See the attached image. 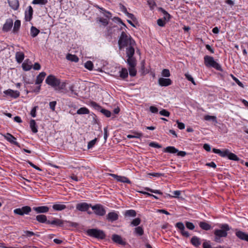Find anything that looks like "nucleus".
Returning a JSON list of instances; mask_svg holds the SVG:
<instances>
[{
  "mask_svg": "<svg viewBox=\"0 0 248 248\" xmlns=\"http://www.w3.org/2000/svg\"><path fill=\"white\" fill-rule=\"evenodd\" d=\"M118 45L120 49L124 47H127L126 48H134L136 43L130 35L123 31L118 40Z\"/></svg>",
  "mask_w": 248,
  "mask_h": 248,
  "instance_id": "nucleus-1",
  "label": "nucleus"
},
{
  "mask_svg": "<svg viewBox=\"0 0 248 248\" xmlns=\"http://www.w3.org/2000/svg\"><path fill=\"white\" fill-rule=\"evenodd\" d=\"M220 228V229H216L214 232L215 235L214 241L217 243H221L222 242L221 238L227 237V232L231 229L227 224H221Z\"/></svg>",
  "mask_w": 248,
  "mask_h": 248,
  "instance_id": "nucleus-2",
  "label": "nucleus"
},
{
  "mask_svg": "<svg viewBox=\"0 0 248 248\" xmlns=\"http://www.w3.org/2000/svg\"><path fill=\"white\" fill-rule=\"evenodd\" d=\"M46 82L51 87L55 88L56 90H60L64 89L65 87L64 82L61 83L60 79L53 75L48 76L46 79Z\"/></svg>",
  "mask_w": 248,
  "mask_h": 248,
  "instance_id": "nucleus-3",
  "label": "nucleus"
},
{
  "mask_svg": "<svg viewBox=\"0 0 248 248\" xmlns=\"http://www.w3.org/2000/svg\"><path fill=\"white\" fill-rule=\"evenodd\" d=\"M213 152L214 153L218 154L221 157H227L230 160L234 161H237L239 160V158L237 156V155L234 154L230 152L228 149L221 151L219 149L213 148Z\"/></svg>",
  "mask_w": 248,
  "mask_h": 248,
  "instance_id": "nucleus-4",
  "label": "nucleus"
},
{
  "mask_svg": "<svg viewBox=\"0 0 248 248\" xmlns=\"http://www.w3.org/2000/svg\"><path fill=\"white\" fill-rule=\"evenodd\" d=\"M135 53L134 48H126V54L127 59L126 62L129 67H135L137 64L136 59L133 57Z\"/></svg>",
  "mask_w": 248,
  "mask_h": 248,
  "instance_id": "nucleus-5",
  "label": "nucleus"
},
{
  "mask_svg": "<svg viewBox=\"0 0 248 248\" xmlns=\"http://www.w3.org/2000/svg\"><path fill=\"white\" fill-rule=\"evenodd\" d=\"M204 61L206 66L212 67L219 71L222 70L221 66L214 60L213 57L206 55L204 57Z\"/></svg>",
  "mask_w": 248,
  "mask_h": 248,
  "instance_id": "nucleus-6",
  "label": "nucleus"
},
{
  "mask_svg": "<svg viewBox=\"0 0 248 248\" xmlns=\"http://www.w3.org/2000/svg\"><path fill=\"white\" fill-rule=\"evenodd\" d=\"M87 233L89 236L98 239H102L105 237L104 232L102 230L96 229H89L87 230Z\"/></svg>",
  "mask_w": 248,
  "mask_h": 248,
  "instance_id": "nucleus-7",
  "label": "nucleus"
},
{
  "mask_svg": "<svg viewBox=\"0 0 248 248\" xmlns=\"http://www.w3.org/2000/svg\"><path fill=\"white\" fill-rule=\"evenodd\" d=\"M67 205L64 204L61 202H57L52 205V208L54 211H61L66 209L72 210L74 208V206L69 204V202H66Z\"/></svg>",
  "mask_w": 248,
  "mask_h": 248,
  "instance_id": "nucleus-8",
  "label": "nucleus"
},
{
  "mask_svg": "<svg viewBox=\"0 0 248 248\" xmlns=\"http://www.w3.org/2000/svg\"><path fill=\"white\" fill-rule=\"evenodd\" d=\"M91 208L96 215L103 216L106 214V211L104 207L101 204H95L92 206Z\"/></svg>",
  "mask_w": 248,
  "mask_h": 248,
  "instance_id": "nucleus-9",
  "label": "nucleus"
},
{
  "mask_svg": "<svg viewBox=\"0 0 248 248\" xmlns=\"http://www.w3.org/2000/svg\"><path fill=\"white\" fill-rule=\"evenodd\" d=\"M31 211V209L30 206H25L22 208H16L14 210V213L16 214L23 216L25 214H29Z\"/></svg>",
  "mask_w": 248,
  "mask_h": 248,
  "instance_id": "nucleus-10",
  "label": "nucleus"
},
{
  "mask_svg": "<svg viewBox=\"0 0 248 248\" xmlns=\"http://www.w3.org/2000/svg\"><path fill=\"white\" fill-rule=\"evenodd\" d=\"M175 226L180 230V233H181V234L183 236L186 237H188L189 236L190 234H189V232L187 231H186L185 230V226L182 222H177L175 224Z\"/></svg>",
  "mask_w": 248,
  "mask_h": 248,
  "instance_id": "nucleus-11",
  "label": "nucleus"
},
{
  "mask_svg": "<svg viewBox=\"0 0 248 248\" xmlns=\"http://www.w3.org/2000/svg\"><path fill=\"white\" fill-rule=\"evenodd\" d=\"M33 9L31 6L28 7L25 13V19L27 21H30L32 18Z\"/></svg>",
  "mask_w": 248,
  "mask_h": 248,
  "instance_id": "nucleus-12",
  "label": "nucleus"
},
{
  "mask_svg": "<svg viewBox=\"0 0 248 248\" xmlns=\"http://www.w3.org/2000/svg\"><path fill=\"white\" fill-rule=\"evenodd\" d=\"M91 204H88L87 203L81 202L77 204L76 208L80 211L84 212L87 211L89 207H91Z\"/></svg>",
  "mask_w": 248,
  "mask_h": 248,
  "instance_id": "nucleus-13",
  "label": "nucleus"
},
{
  "mask_svg": "<svg viewBox=\"0 0 248 248\" xmlns=\"http://www.w3.org/2000/svg\"><path fill=\"white\" fill-rule=\"evenodd\" d=\"M111 238L112 240L117 244L122 245H126V242L124 241L122 237L119 235L114 234L112 235Z\"/></svg>",
  "mask_w": 248,
  "mask_h": 248,
  "instance_id": "nucleus-14",
  "label": "nucleus"
},
{
  "mask_svg": "<svg viewBox=\"0 0 248 248\" xmlns=\"http://www.w3.org/2000/svg\"><path fill=\"white\" fill-rule=\"evenodd\" d=\"M93 105L98 110H100L101 113L105 115L107 117H109L111 115V112L110 111L101 108V107L98 105L96 103H92Z\"/></svg>",
  "mask_w": 248,
  "mask_h": 248,
  "instance_id": "nucleus-15",
  "label": "nucleus"
},
{
  "mask_svg": "<svg viewBox=\"0 0 248 248\" xmlns=\"http://www.w3.org/2000/svg\"><path fill=\"white\" fill-rule=\"evenodd\" d=\"M13 25V21L12 19H7L3 25L2 30L4 31H10Z\"/></svg>",
  "mask_w": 248,
  "mask_h": 248,
  "instance_id": "nucleus-16",
  "label": "nucleus"
},
{
  "mask_svg": "<svg viewBox=\"0 0 248 248\" xmlns=\"http://www.w3.org/2000/svg\"><path fill=\"white\" fill-rule=\"evenodd\" d=\"M109 175L116 179L118 181L130 184V181L127 178L124 176H118L115 174H109Z\"/></svg>",
  "mask_w": 248,
  "mask_h": 248,
  "instance_id": "nucleus-17",
  "label": "nucleus"
},
{
  "mask_svg": "<svg viewBox=\"0 0 248 248\" xmlns=\"http://www.w3.org/2000/svg\"><path fill=\"white\" fill-rule=\"evenodd\" d=\"M4 93L12 97L16 98L19 96V92L17 91H14L11 89H8L4 92Z\"/></svg>",
  "mask_w": 248,
  "mask_h": 248,
  "instance_id": "nucleus-18",
  "label": "nucleus"
},
{
  "mask_svg": "<svg viewBox=\"0 0 248 248\" xmlns=\"http://www.w3.org/2000/svg\"><path fill=\"white\" fill-rule=\"evenodd\" d=\"M33 210L35 211L36 213H46L48 212L49 208L46 206H41L38 207H33Z\"/></svg>",
  "mask_w": 248,
  "mask_h": 248,
  "instance_id": "nucleus-19",
  "label": "nucleus"
},
{
  "mask_svg": "<svg viewBox=\"0 0 248 248\" xmlns=\"http://www.w3.org/2000/svg\"><path fill=\"white\" fill-rule=\"evenodd\" d=\"M119 216L117 213L115 212H111L108 213L107 216V219L109 221L113 222L118 219Z\"/></svg>",
  "mask_w": 248,
  "mask_h": 248,
  "instance_id": "nucleus-20",
  "label": "nucleus"
},
{
  "mask_svg": "<svg viewBox=\"0 0 248 248\" xmlns=\"http://www.w3.org/2000/svg\"><path fill=\"white\" fill-rule=\"evenodd\" d=\"M171 83L172 81L170 78H160L158 79V84L161 86H168Z\"/></svg>",
  "mask_w": 248,
  "mask_h": 248,
  "instance_id": "nucleus-21",
  "label": "nucleus"
},
{
  "mask_svg": "<svg viewBox=\"0 0 248 248\" xmlns=\"http://www.w3.org/2000/svg\"><path fill=\"white\" fill-rule=\"evenodd\" d=\"M4 137L5 139L10 143L14 144L16 145H18V143L16 141V138H15L11 134L7 133L4 136Z\"/></svg>",
  "mask_w": 248,
  "mask_h": 248,
  "instance_id": "nucleus-22",
  "label": "nucleus"
},
{
  "mask_svg": "<svg viewBox=\"0 0 248 248\" xmlns=\"http://www.w3.org/2000/svg\"><path fill=\"white\" fill-rule=\"evenodd\" d=\"M64 223V221L58 219V218H55L52 221H49L48 220L47 222H46L47 224H52V225H55L57 226H62Z\"/></svg>",
  "mask_w": 248,
  "mask_h": 248,
  "instance_id": "nucleus-23",
  "label": "nucleus"
},
{
  "mask_svg": "<svg viewBox=\"0 0 248 248\" xmlns=\"http://www.w3.org/2000/svg\"><path fill=\"white\" fill-rule=\"evenodd\" d=\"M9 6L14 10H17L19 7V2L18 0H8Z\"/></svg>",
  "mask_w": 248,
  "mask_h": 248,
  "instance_id": "nucleus-24",
  "label": "nucleus"
},
{
  "mask_svg": "<svg viewBox=\"0 0 248 248\" xmlns=\"http://www.w3.org/2000/svg\"><path fill=\"white\" fill-rule=\"evenodd\" d=\"M133 233L137 236H142L144 234V230L142 226H138L134 228Z\"/></svg>",
  "mask_w": 248,
  "mask_h": 248,
  "instance_id": "nucleus-25",
  "label": "nucleus"
},
{
  "mask_svg": "<svg viewBox=\"0 0 248 248\" xmlns=\"http://www.w3.org/2000/svg\"><path fill=\"white\" fill-rule=\"evenodd\" d=\"M236 235L240 239L248 242V234L241 231H237Z\"/></svg>",
  "mask_w": 248,
  "mask_h": 248,
  "instance_id": "nucleus-26",
  "label": "nucleus"
},
{
  "mask_svg": "<svg viewBox=\"0 0 248 248\" xmlns=\"http://www.w3.org/2000/svg\"><path fill=\"white\" fill-rule=\"evenodd\" d=\"M46 74L45 72H42L39 74V75L37 77L35 84H40L42 81H43Z\"/></svg>",
  "mask_w": 248,
  "mask_h": 248,
  "instance_id": "nucleus-27",
  "label": "nucleus"
},
{
  "mask_svg": "<svg viewBox=\"0 0 248 248\" xmlns=\"http://www.w3.org/2000/svg\"><path fill=\"white\" fill-rule=\"evenodd\" d=\"M137 213L134 210L130 209L125 211L124 216L125 217H134L136 216Z\"/></svg>",
  "mask_w": 248,
  "mask_h": 248,
  "instance_id": "nucleus-28",
  "label": "nucleus"
},
{
  "mask_svg": "<svg viewBox=\"0 0 248 248\" xmlns=\"http://www.w3.org/2000/svg\"><path fill=\"white\" fill-rule=\"evenodd\" d=\"M16 59L17 62L21 63L24 59V54L22 52H17L16 54Z\"/></svg>",
  "mask_w": 248,
  "mask_h": 248,
  "instance_id": "nucleus-29",
  "label": "nucleus"
},
{
  "mask_svg": "<svg viewBox=\"0 0 248 248\" xmlns=\"http://www.w3.org/2000/svg\"><path fill=\"white\" fill-rule=\"evenodd\" d=\"M191 243L196 247H199L201 244L200 238L195 236L191 238Z\"/></svg>",
  "mask_w": 248,
  "mask_h": 248,
  "instance_id": "nucleus-30",
  "label": "nucleus"
},
{
  "mask_svg": "<svg viewBox=\"0 0 248 248\" xmlns=\"http://www.w3.org/2000/svg\"><path fill=\"white\" fill-rule=\"evenodd\" d=\"M120 77L122 79H125L128 77V73L127 70L125 68H122L119 71Z\"/></svg>",
  "mask_w": 248,
  "mask_h": 248,
  "instance_id": "nucleus-31",
  "label": "nucleus"
},
{
  "mask_svg": "<svg viewBox=\"0 0 248 248\" xmlns=\"http://www.w3.org/2000/svg\"><path fill=\"white\" fill-rule=\"evenodd\" d=\"M36 219L40 223H46L48 220H47V217L46 215H37L36 217Z\"/></svg>",
  "mask_w": 248,
  "mask_h": 248,
  "instance_id": "nucleus-32",
  "label": "nucleus"
},
{
  "mask_svg": "<svg viewBox=\"0 0 248 248\" xmlns=\"http://www.w3.org/2000/svg\"><path fill=\"white\" fill-rule=\"evenodd\" d=\"M164 152L171 154H175L178 152V150L173 146H168L164 148Z\"/></svg>",
  "mask_w": 248,
  "mask_h": 248,
  "instance_id": "nucleus-33",
  "label": "nucleus"
},
{
  "mask_svg": "<svg viewBox=\"0 0 248 248\" xmlns=\"http://www.w3.org/2000/svg\"><path fill=\"white\" fill-rule=\"evenodd\" d=\"M200 227L203 230L208 231L211 229V226L206 222H200L199 224Z\"/></svg>",
  "mask_w": 248,
  "mask_h": 248,
  "instance_id": "nucleus-34",
  "label": "nucleus"
},
{
  "mask_svg": "<svg viewBox=\"0 0 248 248\" xmlns=\"http://www.w3.org/2000/svg\"><path fill=\"white\" fill-rule=\"evenodd\" d=\"M30 125L33 133H36L38 132L37 128L36 125V123L34 120H31L30 121Z\"/></svg>",
  "mask_w": 248,
  "mask_h": 248,
  "instance_id": "nucleus-35",
  "label": "nucleus"
},
{
  "mask_svg": "<svg viewBox=\"0 0 248 248\" xmlns=\"http://www.w3.org/2000/svg\"><path fill=\"white\" fill-rule=\"evenodd\" d=\"M141 222V219L138 217L133 219L130 223V226L132 227H138Z\"/></svg>",
  "mask_w": 248,
  "mask_h": 248,
  "instance_id": "nucleus-36",
  "label": "nucleus"
},
{
  "mask_svg": "<svg viewBox=\"0 0 248 248\" xmlns=\"http://www.w3.org/2000/svg\"><path fill=\"white\" fill-rule=\"evenodd\" d=\"M66 59L71 62H78L79 60L78 57L75 55L71 54H68L66 56Z\"/></svg>",
  "mask_w": 248,
  "mask_h": 248,
  "instance_id": "nucleus-37",
  "label": "nucleus"
},
{
  "mask_svg": "<svg viewBox=\"0 0 248 248\" xmlns=\"http://www.w3.org/2000/svg\"><path fill=\"white\" fill-rule=\"evenodd\" d=\"M133 134L128 135L127 136V138H128V139H132V138L139 139V138H141L142 136V133L137 132H133Z\"/></svg>",
  "mask_w": 248,
  "mask_h": 248,
  "instance_id": "nucleus-38",
  "label": "nucleus"
},
{
  "mask_svg": "<svg viewBox=\"0 0 248 248\" xmlns=\"http://www.w3.org/2000/svg\"><path fill=\"white\" fill-rule=\"evenodd\" d=\"M40 31L36 27L32 26L31 29V35L32 37H36L39 33Z\"/></svg>",
  "mask_w": 248,
  "mask_h": 248,
  "instance_id": "nucleus-39",
  "label": "nucleus"
},
{
  "mask_svg": "<svg viewBox=\"0 0 248 248\" xmlns=\"http://www.w3.org/2000/svg\"><path fill=\"white\" fill-rule=\"evenodd\" d=\"M77 113L78 114H87L89 113V110L87 108L82 107L78 109Z\"/></svg>",
  "mask_w": 248,
  "mask_h": 248,
  "instance_id": "nucleus-40",
  "label": "nucleus"
},
{
  "mask_svg": "<svg viewBox=\"0 0 248 248\" xmlns=\"http://www.w3.org/2000/svg\"><path fill=\"white\" fill-rule=\"evenodd\" d=\"M21 22L19 20H16L14 23L13 31L14 32L17 31L20 28Z\"/></svg>",
  "mask_w": 248,
  "mask_h": 248,
  "instance_id": "nucleus-41",
  "label": "nucleus"
},
{
  "mask_svg": "<svg viewBox=\"0 0 248 248\" xmlns=\"http://www.w3.org/2000/svg\"><path fill=\"white\" fill-rule=\"evenodd\" d=\"M128 69L130 76L134 77L136 75L137 70L135 69V67H129Z\"/></svg>",
  "mask_w": 248,
  "mask_h": 248,
  "instance_id": "nucleus-42",
  "label": "nucleus"
},
{
  "mask_svg": "<svg viewBox=\"0 0 248 248\" xmlns=\"http://www.w3.org/2000/svg\"><path fill=\"white\" fill-rule=\"evenodd\" d=\"M47 2V0H33L32 2L34 4H43L44 5Z\"/></svg>",
  "mask_w": 248,
  "mask_h": 248,
  "instance_id": "nucleus-43",
  "label": "nucleus"
},
{
  "mask_svg": "<svg viewBox=\"0 0 248 248\" xmlns=\"http://www.w3.org/2000/svg\"><path fill=\"white\" fill-rule=\"evenodd\" d=\"M85 67L86 68L88 69L89 70H92L93 68V62L91 61H87L85 63Z\"/></svg>",
  "mask_w": 248,
  "mask_h": 248,
  "instance_id": "nucleus-44",
  "label": "nucleus"
},
{
  "mask_svg": "<svg viewBox=\"0 0 248 248\" xmlns=\"http://www.w3.org/2000/svg\"><path fill=\"white\" fill-rule=\"evenodd\" d=\"M204 120L206 121H213L214 122L217 121V118L215 116L205 115L204 116Z\"/></svg>",
  "mask_w": 248,
  "mask_h": 248,
  "instance_id": "nucleus-45",
  "label": "nucleus"
},
{
  "mask_svg": "<svg viewBox=\"0 0 248 248\" xmlns=\"http://www.w3.org/2000/svg\"><path fill=\"white\" fill-rule=\"evenodd\" d=\"M22 68L25 71H29L31 69V65L24 62L22 65Z\"/></svg>",
  "mask_w": 248,
  "mask_h": 248,
  "instance_id": "nucleus-46",
  "label": "nucleus"
},
{
  "mask_svg": "<svg viewBox=\"0 0 248 248\" xmlns=\"http://www.w3.org/2000/svg\"><path fill=\"white\" fill-rule=\"evenodd\" d=\"M186 226L188 229L190 230H193L195 228V226L193 223L190 222L186 221Z\"/></svg>",
  "mask_w": 248,
  "mask_h": 248,
  "instance_id": "nucleus-47",
  "label": "nucleus"
},
{
  "mask_svg": "<svg viewBox=\"0 0 248 248\" xmlns=\"http://www.w3.org/2000/svg\"><path fill=\"white\" fill-rule=\"evenodd\" d=\"M145 189H146L148 191H150V192L158 194H160V195L162 194V193L160 190H154V189H151L149 187H146V188H145Z\"/></svg>",
  "mask_w": 248,
  "mask_h": 248,
  "instance_id": "nucleus-48",
  "label": "nucleus"
},
{
  "mask_svg": "<svg viewBox=\"0 0 248 248\" xmlns=\"http://www.w3.org/2000/svg\"><path fill=\"white\" fill-rule=\"evenodd\" d=\"M185 76L187 80L190 81L194 85H196V83L194 80V78L190 75L188 73H186L185 74Z\"/></svg>",
  "mask_w": 248,
  "mask_h": 248,
  "instance_id": "nucleus-49",
  "label": "nucleus"
},
{
  "mask_svg": "<svg viewBox=\"0 0 248 248\" xmlns=\"http://www.w3.org/2000/svg\"><path fill=\"white\" fill-rule=\"evenodd\" d=\"M98 20L104 26H106L108 24V20L107 19L100 17L98 18Z\"/></svg>",
  "mask_w": 248,
  "mask_h": 248,
  "instance_id": "nucleus-50",
  "label": "nucleus"
},
{
  "mask_svg": "<svg viewBox=\"0 0 248 248\" xmlns=\"http://www.w3.org/2000/svg\"><path fill=\"white\" fill-rule=\"evenodd\" d=\"M96 141H97V139L95 138L93 140H92L91 141H89L88 144V148L90 149V148H92L95 145Z\"/></svg>",
  "mask_w": 248,
  "mask_h": 248,
  "instance_id": "nucleus-51",
  "label": "nucleus"
},
{
  "mask_svg": "<svg viewBox=\"0 0 248 248\" xmlns=\"http://www.w3.org/2000/svg\"><path fill=\"white\" fill-rule=\"evenodd\" d=\"M162 75L165 77H169L170 76V71L167 69H164L162 70Z\"/></svg>",
  "mask_w": 248,
  "mask_h": 248,
  "instance_id": "nucleus-52",
  "label": "nucleus"
},
{
  "mask_svg": "<svg viewBox=\"0 0 248 248\" xmlns=\"http://www.w3.org/2000/svg\"><path fill=\"white\" fill-rule=\"evenodd\" d=\"M159 114L161 115L166 117H169L170 114V112L166 109H162V110L160 111Z\"/></svg>",
  "mask_w": 248,
  "mask_h": 248,
  "instance_id": "nucleus-53",
  "label": "nucleus"
},
{
  "mask_svg": "<svg viewBox=\"0 0 248 248\" xmlns=\"http://www.w3.org/2000/svg\"><path fill=\"white\" fill-rule=\"evenodd\" d=\"M232 79L236 82V83L241 87H244L243 83L240 80L232 75H231Z\"/></svg>",
  "mask_w": 248,
  "mask_h": 248,
  "instance_id": "nucleus-54",
  "label": "nucleus"
},
{
  "mask_svg": "<svg viewBox=\"0 0 248 248\" xmlns=\"http://www.w3.org/2000/svg\"><path fill=\"white\" fill-rule=\"evenodd\" d=\"M149 146L150 147L157 148H161L162 147L161 145L158 144L157 143L155 142H152L149 143Z\"/></svg>",
  "mask_w": 248,
  "mask_h": 248,
  "instance_id": "nucleus-55",
  "label": "nucleus"
},
{
  "mask_svg": "<svg viewBox=\"0 0 248 248\" xmlns=\"http://www.w3.org/2000/svg\"><path fill=\"white\" fill-rule=\"evenodd\" d=\"M37 106L34 107L31 111L30 114L32 117H36V112L37 108Z\"/></svg>",
  "mask_w": 248,
  "mask_h": 248,
  "instance_id": "nucleus-56",
  "label": "nucleus"
},
{
  "mask_svg": "<svg viewBox=\"0 0 248 248\" xmlns=\"http://www.w3.org/2000/svg\"><path fill=\"white\" fill-rule=\"evenodd\" d=\"M157 23L158 26H159L160 27H163V26H164V25L166 23V22H165V20L160 18L157 20Z\"/></svg>",
  "mask_w": 248,
  "mask_h": 248,
  "instance_id": "nucleus-57",
  "label": "nucleus"
},
{
  "mask_svg": "<svg viewBox=\"0 0 248 248\" xmlns=\"http://www.w3.org/2000/svg\"><path fill=\"white\" fill-rule=\"evenodd\" d=\"M24 236H29V237H31L32 235H35V233L32 232H31V231H24Z\"/></svg>",
  "mask_w": 248,
  "mask_h": 248,
  "instance_id": "nucleus-58",
  "label": "nucleus"
},
{
  "mask_svg": "<svg viewBox=\"0 0 248 248\" xmlns=\"http://www.w3.org/2000/svg\"><path fill=\"white\" fill-rule=\"evenodd\" d=\"M56 104H57L56 101H52L49 103V107L52 111L55 110V106H56Z\"/></svg>",
  "mask_w": 248,
  "mask_h": 248,
  "instance_id": "nucleus-59",
  "label": "nucleus"
},
{
  "mask_svg": "<svg viewBox=\"0 0 248 248\" xmlns=\"http://www.w3.org/2000/svg\"><path fill=\"white\" fill-rule=\"evenodd\" d=\"M148 175L153 176L154 177H159L163 176L164 175V174L156 172V173H149L148 174Z\"/></svg>",
  "mask_w": 248,
  "mask_h": 248,
  "instance_id": "nucleus-60",
  "label": "nucleus"
},
{
  "mask_svg": "<svg viewBox=\"0 0 248 248\" xmlns=\"http://www.w3.org/2000/svg\"><path fill=\"white\" fill-rule=\"evenodd\" d=\"M161 10L163 12V13L164 14V20H169L170 19V15L163 9H161Z\"/></svg>",
  "mask_w": 248,
  "mask_h": 248,
  "instance_id": "nucleus-61",
  "label": "nucleus"
},
{
  "mask_svg": "<svg viewBox=\"0 0 248 248\" xmlns=\"http://www.w3.org/2000/svg\"><path fill=\"white\" fill-rule=\"evenodd\" d=\"M125 14L127 16L128 18L131 19L132 20L135 21L136 20V18L133 14L129 13L128 12Z\"/></svg>",
  "mask_w": 248,
  "mask_h": 248,
  "instance_id": "nucleus-62",
  "label": "nucleus"
},
{
  "mask_svg": "<svg viewBox=\"0 0 248 248\" xmlns=\"http://www.w3.org/2000/svg\"><path fill=\"white\" fill-rule=\"evenodd\" d=\"M176 123L178 124V127L180 129H184L185 127V125L184 123H181V122H179V121H176Z\"/></svg>",
  "mask_w": 248,
  "mask_h": 248,
  "instance_id": "nucleus-63",
  "label": "nucleus"
},
{
  "mask_svg": "<svg viewBox=\"0 0 248 248\" xmlns=\"http://www.w3.org/2000/svg\"><path fill=\"white\" fill-rule=\"evenodd\" d=\"M149 109L152 113H155L158 112V108L155 106H151Z\"/></svg>",
  "mask_w": 248,
  "mask_h": 248,
  "instance_id": "nucleus-64",
  "label": "nucleus"
}]
</instances>
